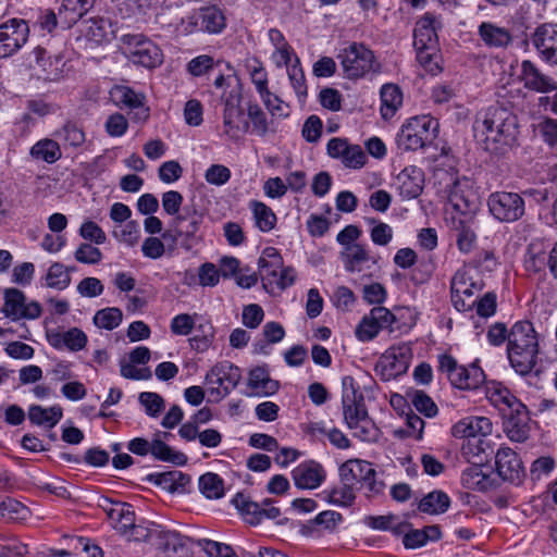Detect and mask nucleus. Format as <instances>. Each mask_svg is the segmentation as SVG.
I'll use <instances>...</instances> for the list:
<instances>
[{
  "mask_svg": "<svg viewBox=\"0 0 557 557\" xmlns=\"http://www.w3.org/2000/svg\"><path fill=\"white\" fill-rule=\"evenodd\" d=\"M381 329L374 323V320L371 319V314H367L362 318L361 322L356 329L357 337L362 342H368L373 339Z\"/></svg>",
  "mask_w": 557,
  "mask_h": 557,
  "instance_id": "obj_61",
  "label": "nucleus"
},
{
  "mask_svg": "<svg viewBox=\"0 0 557 557\" xmlns=\"http://www.w3.org/2000/svg\"><path fill=\"white\" fill-rule=\"evenodd\" d=\"M247 115L251 122V132L260 137L265 136L269 131L268 121L259 104H249Z\"/></svg>",
  "mask_w": 557,
  "mask_h": 557,
  "instance_id": "obj_49",
  "label": "nucleus"
},
{
  "mask_svg": "<svg viewBox=\"0 0 557 557\" xmlns=\"http://www.w3.org/2000/svg\"><path fill=\"white\" fill-rule=\"evenodd\" d=\"M424 421L416 413H408L406 418V428L396 431L400 437L422 438Z\"/></svg>",
  "mask_w": 557,
  "mask_h": 557,
  "instance_id": "obj_54",
  "label": "nucleus"
},
{
  "mask_svg": "<svg viewBox=\"0 0 557 557\" xmlns=\"http://www.w3.org/2000/svg\"><path fill=\"white\" fill-rule=\"evenodd\" d=\"M350 429L354 430V436L362 442H375L380 436L379 429L369 416L359 420L358 423L355 422Z\"/></svg>",
  "mask_w": 557,
  "mask_h": 557,
  "instance_id": "obj_46",
  "label": "nucleus"
},
{
  "mask_svg": "<svg viewBox=\"0 0 557 557\" xmlns=\"http://www.w3.org/2000/svg\"><path fill=\"white\" fill-rule=\"evenodd\" d=\"M63 416L62 408L60 406H52L44 408L39 405H32L28 408V419L33 424L53 428L58 424Z\"/></svg>",
  "mask_w": 557,
  "mask_h": 557,
  "instance_id": "obj_33",
  "label": "nucleus"
},
{
  "mask_svg": "<svg viewBox=\"0 0 557 557\" xmlns=\"http://www.w3.org/2000/svg\"><path fill=\"white\" fill-rule=\"evenodd\" d=\"M27 513V507L18 500L11 497L0 499V516L2 518L11 520L25 519Z\"/></svg>",
  "mask_w": 557,
  "mask_h": 557,
  "instance_id": "obj_45",
  "label": "nucleus"
},
{
  "mask_svg": "<svg viewBox=\"0 0 557 557\" xmlns=\"http://www.w3.org/2000/svg\"><path fill=\"white\" fill-rule=\"evenodd\" d=\"M468 187V180L456 181L448 196L454 209L467 220L471 219L478 208L475 194Z\"/></svg>",
  "mask_w": 557,
  "mask_h": 557,
  "instance_id": "obj_19",
  "label": "nucleus"
},
{
  "mask_svg": "<svg viewBox=\"0 0 557 557\" xmlns=\"http://www.w3.org/2000/svg\"><path fill=\"white\" fill-rule=\"evenodd\" d=\"M75 259L81 263L97 264L102 259V252L99 248L84 243L75 251Z\"/></svg>",
  "mask_w": 557,
  "mask_h": 557,
  "instance_id": "obj_57",
  "label": "nucleus"
},
{
  "mask_svg": "<svg viewBox=\"0 0 557 557\" xmlns=\"http://www.w3.org/2000/svg\"><path fill=\"white\" fill-rule=\"evenodd\" d=\"M441 26L437 18L425 13L416 24L413 30V46L416 49H431L437 51V34L436 30Z\"/></svg>",
  "mask_w": 557,
  "mask_h": 557,
  "instance_id": "obj_20",
  "label": "nucleus"
},
{
  "mask_svg": "<svg viewBox=\"0 0 557 557\" xmlns=\"http://www.w3.org/2000/svg\"><path fill=\"white\" fill-rule=\"evenodd\" d=\"M122 41L133 63L145 67H154L161 64V50L151 40L144 38L141 35H124Z\"/></svg>",
  "mask_w": 557,
  "mask_h": 557,
  "instance_id": "obj_11",
  "label": "nucleus"
},
{
  "mask_svg": "<svg viewBox=\"0 0 557 557\" xmlns=\"http://www.w3.org/2000/svg\"><path fill=\"white\" fill-rule=\"evenodd\" d=\"M37 65L41 69L42 77L48 81H55L61 75L63 65L62 59L58 55L52 57L45 48L37 46L34 51Z\"/></svg>",
  "mask_w": 557,
  "mask_h": 557,
  "instance_id": "obj_30",
  "label": "nucleus"
},
{
  "mask_svg": "<svg viewBox=\"0 0 557 557\" xmlns=\"http://www.w3.org/2000/svg\"><path fill=\"white\" fill-rule=\"evenodd\" d=\"M473 132L486 151L497 152L515 144L518 135L517 117L505 108L490 107L476 116Z\"/></svg>",
  "mask_w": 557,
  "mask_h": 557,
  "instance_id": "obj_1",
  "label": "nucleus"
},
{
  "mask_svg": "<svg viewBox=\"0 0 557 557\" xmlns=\"http://www.w3.org/2000/svg\"><path fill=\"white\" fill-rule=\"evenodd\" d=\"M467 219L454 220V230L456 233V243L458 249L463 253H469L475 246L476 236L468 225Z\"/></svg>",
  "mask_w": 557,
  "mask_h": 557,
  "instance_id": "obj_39",
  "label": "nucleus"
},
{
  "mask_svg": "<svg viewBox=\"0 0 557 557\" xmlns=\"http://www.w3.org/2000/svg\"><path fill=\"white\" fill-rule=\"evenodd\" d=\"M58 26V16L51 9L41 10L34 23V28L48 34H52Z\"/></svg>",
  "mask_w": 557,
  "mask_h": 557,
  "instance_id": "obj_59",
  "label": "nucleus"
},
{
  "mask_svg": "<svg viewBox=\"0 0 557 557\" xmlns=\"http://www.w3.org/2000/svg\"><path fill=\"white\" fill-rule=\"evenodd\" d=\"M232 503L245 516L246 521L253 525L259 524L264 518L275 519L281 515L280 509L273 506V500L270 498L263 499L262 503H256L238 493Z\"/></svg>",
  "mask_w": 557,
  "mask_h": 557,
  "instance_id": "obj_14",
  "label": "nucleus"
},
{
  "mask_svg": "<svg viewBox=\"0 0 557 557\" xmlns=\"http://www.w3.org/2000/svg\"><path fill=\"white\" fill-rule=\"evenodd\" d=\"M258 267L264 288L273 289L283 267V258L278 250L274 247L264 248L258 260Z\"/></svg>",
  "mask_w": 557,
  "mask_h": 557,
  "instance_id": "obj_22",
  "label": "nucleus"
},
{
  "mask_svg": "<svg viewBox=\"0 0 557 557\" xmlns=\"http://www.w3.org/2000/svg\"><path fill=\"white\" fill-rule=\"evenodd\" d=\"M287 66V74L290 84L299 98L307 96V86L305 83V74L300 67L299 60L296 58L295 63Z\"/></svg>",
  "mask_w": 557,
  "mask_h": 557,
  "instance_id": "obj_53",
  "label": "nucleus"
},
{
  "mask_svg": "<svg viewBox=\"0 0 557 557\" xmlns=\"http://www.w3.org/2000/svg\"><path fill=\"white\" fill-rule=\"evenodd\" d=\"M496 470L499 476L512 483L520 482L523 475L522 462L509 447H500L495 456Z\"/></svg>",
  "mask_w": 557,
  "mask_h": 557,
  "instance_id": "obj_21",
  "label": "nucleus"
},
{
  "mask_svg": "<svg viewBox=\"0 0 557 557\" xmlns=\"http://www.w3.org/2000/svg\"><path fill=\"white\" fill-rule=\"evenodd\" d=\"M205 177L209 184L221 186L230 180L231 171L225 165L213 164L206 171Z\"/></svg>",
  "mask_w": 557,
  "mask_h": 557,
  "instance_id": "obj_62",
  "label": "nucleus"
},
{
  "mask_svg": "<svg viewBox=\"0 0 557 557\" xmlns=\"http://www.w3.org/2000/svg\"><path fill=\"white\" fill-rule=\"evenodd\" d=\"M539 354V336L530 321L516 322L508 334L507 355L511 367L521 375L532 371Z\"/></svg>",
  "mask_w": 557,
  "mask_h": 557,
  "instance_id": "obj_2",
  "label": "nucleus"
},
{
  "mask_svg": "<svg viewBox=\"0 0 557 557\" xmlns=\"http://www.w3.org/2000/svg\"><path fill=\"white\" fill-rule=\"evenodd\" d=\"M270 41L275 47L273 58L278 66L288 65L290 62V47L285 40L283 34L276 29L271 28L268 33Z\"/></svg>",
  "mask_w": 557,
  "mask_h": 557,
  "instance_id": "obj_40",
  "label": "nucleus"
},
{
  "mask_svg": "<svg viewBox=\"0 0 557 557\" xmlns=\"http://www.w3.org/2000/svg\"><path fill=\"white\" fill-rule=\"evenodd\" d=\"M59 140L71 147H79L85 143V133L75 123L67 122L62 128L55 132Z\"/></svg>",
  "mask_w": 557,
  "mask_h": 557,
  "instance_id": "obj_43",
  "label": "nucleus"
},
{
  "mask_svg": "<svg viewBox=\"0 0 557 557\" xmlns=\"http://www.w3.org/2000/svg\"><path fill=\"white\" fill-rule=\"evenodd\" d=\"M95 0H63L59 17L64 27H72L94 5Z\"/></svg>",
  "mask_w": 557,
  "mask_h": 557,
  "instance_id": "obj_28",
  "label": "nucleus"
},
{
  "mask_svg": "<svg viewBox=\"0 0 557 557\" xmlns=\"http://www.w3.org/2000/svg\"><path fill=\"white\" fill-rule=\"evenodd\" d=\"M492 431L493 424L486 417H467L451 428V434L457 438L487 436Z\"/></svg>",
  "mask_w": 557,
  "mask_h": 557,
  "instance_id": "obj_24",
  "label": "nucleus"
},
{
  "mask_svg": "<svg viewBox=\"0 0 557 557\" xmlns=\"http://www.w3.org/2000/svg\"><path fill=\"white\" fill-rule=\"evenodd\" d=\"M215 62L211 55L200 54L194 59H191L187 65L186 71L188 74L195 77L202 76L211 71L214 66Z\"/></svg>",
  "mask_w": 557,
  "mask_h": 557,
  "instance_id": "obj_55",
  "label": "nucleus"
},
{
  "mask_svg": "<svg viewBox=\"0 0 557 557\" xmlns=\"http://www.w3.org/2000/svg\"><path fill=\"white\" fill-rule=\"evenodd\" d=\"M100 507L107 513L111 525L120 533L126 534L134 527L135 512L129 504L103 498Z\"/></svg>",
  "mask_w": 557,
  "mask_h": 557,
  "instance_id": "obj_17",
  "label": "nucleus"
},
{
  "mask_svg": "<svg viewBox=\"0 0 557 557\" xmlns=\"http://www.w3.org/2000/svg\"><path fill=\"white\" fill-rule=\"evenodd\" d=\"M131 539L134 541H144L154 543V537H161L163 529L161 525L151 523L149 525L135 524L131 527Z\"/></svg>",
  "mask_w": 557,
  "mask_h": 557,
  "instance_id": "obj_50",
  "label": "nucleus"
},
{
  "mask_svg": "<svg viewBox=\"0 0 557 557\" xmlns=\"http://www.w3.org/2000/svg\"><path fill=\"white\" fill-rule=\"evenodd\" d=\"M29 25L22 18H10L0 24V59L12 57L27 42Z\"/></svg>",
  "mask_w": 557,
  "mask_h": 557,
  "instance_id": "obj_12",
  "label": "nucleus"
},
{
  "mask_svg": "<svg viewBox=\"0 0 557 557\" xmlns=\"http://www.w3.org/2000/svg\"><path fill=\"white\" fill-rule=\"evenodd\" d=\"M491 214L499 222L512 223L520 220L525 213V203L522 196L512 191H495L487 198Z\"/></svg>",
  "mask_w": 557,
  "mask_h": 557,
  "instance_id": "obj_8",
  "label": "nucleus"
},
{
  "mask_svg": "<svg viewBox=\"0 0 557 557\" xmlns=\"http://www.w3.org/2000/svg\"><path fill=\"white\" fill-rule=\"evenodd\" d=\"M71 283V276L62 263L54 262L48 269L46 285L50 288L64 289Z\"/></svg>",
  "mask_w": 557,
  "mask_h": 557,
  "instance_id": "obj_42",
  "label": "nucleus"
},
{
  "mask_svg": "<svg viewBox=\"0 0 557 557\" xmlns=\"http://www.w3.org/2000/svg\"><path fill=\"white\" fill-rule=\"evenodd\" d=\"M199 16V9H195L190 12H187L185 15L181 17L180 24L176 25V32L188 36L195 33L202 32Z\"/></svg>",
  "mask_w": 557,
  "mask_h": 557,
  "instance_id": "obj_52",
  "label": "nucleus"
},
{
  "mask_svg": "<svg viewBox=\"0 0 557 557\" xmlns=\"http://www.w3.org/2000/svg\"><path fill=\"white\" fill-rule=\"evenodd\" d=\"M505 403L508 407L516 411V414H511L505 423V432L509 440L518 443L524 442L529 436L528 426V411L527 407L518 401L513 396H505Z\"/></svg>",
  "mask_w": 557,
  "mask_h": 557,
  "instance_id": "obj_15",
  "label": "nucleus"
},
{
  "mask_svg": "<svg viewBox=\"0 0 557 557\" xmlns=\"http://www.w3.org/2000/svg\"><path fill=\"white\" fill-rule=\"evenodd\" d=\"M114 97L119 104L125 106L129 109L140 104L144 99L141 95L136 94L133 89L126 86L117 87L114 91Z\"/></svg>",
  "mask_w": 557,
  "mask_h": 557,
  "instance_id": "obj_60",
  "label": "nucleus"
},
{
  "mask_svg": "<svg viewBox=\"0 0 557 557\" xmlns=\"http://www.w3.org/2000/svg\"><path fill=\"white\" fill-rule=\"evenodd\" d=\"M199 490L207 498H221L224 494L223 481L215 473H205L199 478Z\"/></svg>",
  "mask_w": 557,
  "mask_h": 557,
  "instance_id": "obj_41",
  "label": "nucleus"
},
{
  "mask_svg": "<svg viewBox=\"0 0 557 557\" xmlns=\"http://www.w3.org/2000/svg\"><path fill=\"white\" fill-rule=\"evenodd\" d=\"M396 184L404 199H414L423 190V171L414 165L407 166L396 176Z\"/></svg>",
  "mask_w": 557,
  "mask_h": 557,
  "instance_id": "obj_23",
  "label": "nucleus"
},
{
  "mask_svg": "<svg viewBox=\"0 0 557 557\" xmlns=\"http://www.w3.org/2000/svg\"><path fill=\"white\" fill-rule=\"evenodd\" d=\"M341 482H348L355 485L375 476L372 465L362 459H349L339 467Z\"/></svg>",
  "mask_w": 557,
  "mask_h": 557,
  "instance_id": "obj_26",
  "label": "nucleus"
},
{
  "mask_svg": "<svg viewBox=\"0 0 557 557\" xmlns=\"http://www.w3.org/2000/svg\"><path fill=\"white\" fill-rule=\"evenodd\" d=\"M223 109V132L233 141H239L249 131V122L245 117L244 110L240 106L242 90L240 88H232L227 92L221 95Z\"/></svg>",
  "mask_w": 557,
  "mask_h": 557,
  "instance_id": "obj_6",
  "label": "nucleus"
},
{
  "mask_svg": "<svg viewBox=\"0 0 557 557\" xmlns=\"http://www.w3.org/2000/svg\"><path fill=\"white\" fill-rule=\"evenodd\" d=\"M2 312L12 321L21 319L35 320L41 315L42 309L40 304L35 300L26 302V296L22 290L7 288L4 290Z\"/></svg>",
  "mask_w": 557,
  "mask_h": 557,
  "instance_id": "obj_13",
  "label": "nucleus"
},
{
  "mask_svg": "<svg viewBox=\"0 0 557 557\" xmlns=\"http://www.w3.org/2000/svg\"><path fill=\"white\" fill-rule=\"evenodd\" d=\"M139 403L145 407L146 413L151 417L158 416L164 408L163 398L152 392L140 393Z\"/></svg>",
  "mask_w": 557,
  "mask_h": 557,
  "instance_id": "obj_56",
  "label": "nucleus"
},
{
  "mask_svg": "<svg viewBox=\"0 0 557 557\" xmlns=\"http://www.w3.org/2000/svg\"><path fill=\"white\" fill-rule=\"evenodd\" d=\"M393 228L387 223L379 222L372 227L370 237L373 244L386 246L393 239Z\"/></svg>",
  "mask_w": 557,
  "mask_h": 557,
  "instance_id": "obj_63",
  "label": "nucleus"
},
{
  "mask_svg": "<svg viewBox=\"0 0 557 557\" xmlns=\"http://www.w3.org/2000/svg\"><path fill=\"white\" fill-rule=\"evenodd\" d=\"M438 371L446 374L449 382L460 389H475L485 380V374L480 367L475 364L459 366L449 355L438 356Z\"/></svg>",
  "mask_w": 557,
  "mask_h": 557,
  "instance_id": "obj_7",
  "label": "nucleus"
},
{
  "mask_svg": "<svg viewBox=\"0 0 557 557\" xmlns=\"http://www.w3.org/2000/svg\"><path fill=\"white\" fill-rule=\"evenodd\" d=\"M479 45L491 51H506L513 46L515 35L510 27L493 21H481L476 27Z\"/></svg>",
  "mask_w": 557,
  "mask_h": 557,
  "instance_id": "obj_10",
  "label": "nucleus"
},
{
  "mask_svg": "<svg viewBox=\"0 0 557 557\" xmlns=\"http://www.w3.org/2000/svg\"><path fill=\"white\" fill-rule=\"evenodd\" d=\"M264 106L271 112L272 115L278 117H285L289 114V107L287 103L282 101L277 96L273 95L271 91L267 92V95L261 96Z\"/></svg>",
  "mask_w": 557,
  "mask_h": 557,
  "instance_id": "obj_58",
  "label": "nucleus"
},
{
  "mask_svg": "<svg viewBox=\"0 0 557 557\" xmlns=\"http://www.w3.org/2000/svg\"><path fill=\"white\" fill-rule=\"evenodd\" d=\"M249 208L253 213L256 225L261 232H270L274 228L276 215L270 207L263 202L252 200Z\"/></svg>",
  "mask_w": 557,
  "mask_h": 557,
  "instance_id": "obj_38",
  "label": "nucleus"
},
{
  "mask_svg": "<svg viewBox=\"0 0 557 557\" xmlns=\"http://www.w3.org/2000/svg\"><path fill=\"white\" fill-rule=\"evenodd\" d=\"M122 322V311L119 308H106L98 310L94 317L96 326L106 330H113Z\"/></svg>",
  "mask_w": 557,
  "mask_h": 557,
  "instance_id": "obj_44",
  "label": "nucleus"
},
{
  "mask_svg": "<svg viewBox=\"0 0 557 557\" xmlns=\"http://www.w3.org/2000/svg\"><path fill=\"white\" fill-rule=\"evenodd\" d=\"M337 59L344 75L349 79H360L381 72V63L374 52L362 42H350L339 51Z\"/></svg>",
  "mask_w": 557,
  "mask_h": 557,
  "instance_id": "obj_3",
  "label": "nucleus"
},
{
  "mask_svg": "<svg viewBox=\"0 0 557 557\" xmlns=\"http://www.w3.org/2000/svg\"><path fill=\"white\" fill-rule=\"evenodd\" d=\"M451 301L458 311L471 310L476 304L475 294L482 289V284L474 280L471 270L460 269L451 278Z\"/></svg>",
  "mask_w": 557,
  "mask_h": 557,
  "instance_id": "obj_9",
  "label": "nucleus"
},
{
  "mask_svg": "<svg viewBox=\"0 0 557 557\" xmlns=\"http://www.w3.org/2000/svg\"><path fill=\"white\" fill-rule=\"evenodd\" d=\"M438 122L430 115H419L409 119L396 136L398 149L416 151L431 145L437 136Z\"/></svg>",
  "mask_w": 557,
  "mask_h": 557,
  "instance_id": "obj_4",
  "label": "nucleus"
},
{
  "mask_svg": "<svg viewBox=\"0 0 557 557\" xmlns=\"http://www.w3.org/2000/svg\"><path fill=\"white\" fill-rule=\"evenodd\" d=\"M343 413L344 419L347 426L350 429L354 426L355 422H359V420L368 417V412L366 406L362 401V396L357 400L355 395L350 396L349 394L343 395Z\"/></svg>",
  "mask_w": 557,
  "mask_h": 557,
  "instance_id": "obj_36",
  "label": "nucleus"
},
{
  "mask_svg": "<svg viewBox=\"0 0 557 557\" xmlns=\"http://www.w3.org/2000/svg\"><path fill=\"white\" fill-rule=\"evenodd\" d=\"M248 387L252 395L269 396L276 393L278 383L270 377L265 368L257 367L249 372Z\"/></svg>",
  "mask_w": 557,
  "mask_h": 557,
  "instance_id": "obj_27",
  "label": "nucleus"
},
{
  "mask_svg": "<svg viewBox=\"0 0 557 557\" xmlns=\"http://www.w3.org/2000/svg\"><path fill=\"white\" fill-rule=\"evenodd\" d=\"M339 258L345 270L354 273L361 272L363 270V264L370 260V255L366 247L360 244L358 246H348L343 248L339 253Z\"/></svg>",
  "mask_w": 557,
  "mask_h": 557,
  "instance_id": "obj_32",
  "label": "nucleus"
},
{
  "mask_svg": "<svg viewBox=\"0 0 557 557\" xmlns=\"http://www.w3.org/2000/svg\"><path fill=\"white\" fill-rule=\"evenodd\" d=\"M199 16L203 33L220 34L226 27V17L216 5L199 8Z\"/></svg>",
  "mask_w": 557,
  "mask_h": 557,
  "instance_id": "obj_31",
  "label": "nucleus"
},
{
  "mask_svg": "<svg viewBox=\"0 0 557 557\" xmlns=\"http://www.w3.org/2000/svg\"><path fill=\"white\" fill-rule=\"evenodd\" d=\"M521 76L524 87L537 92H549L557 89L556 82L543 74L531 61L525 60L521 64Z\"/></svg>",
  "mask_w": 557,
  "mask_h": 557,
  "instance_id": "obj_25",
  "label": "nucleus"
},
{
  "mask_svg": "<svg viewBox=\"0 0 557 557\" xmlns=\"http://www.w3.org/2000/svg\"><path fill=\"white\" fill-rule=\"evenodd\" d=\"M531 41L546 62L557 65V25L543 24L536 27Z\"/></svg>",
  "mask_w": 557,
  "mask_h": 557,
  "instance_id": "obj_16",
  "label": "nucleus"
},
{
  "mask_svg": "<svg viewBox=\"0 0 557 557\" xmlns=\"http://www.w3.org/2000/svg\"><path fill=\"white\" fill-rule=\"evenodd\" d=\"M201 541L176 531V557H196L200 553Z\"/></svg>",
  "mask_w": 557,
  "mask_h": 557,
  "instance_id": "obj_47",
  "label": "nucleus"
},
{
  "mask_svg": "<svg viewBox=\"0 0 557 557\" xmlns=\"http://www.w3.org/2000/svg\"><path fill=\"white\" fill-rule=\"evenodd\" d=\"M242 380L240 369L230 361L214 364L206 374L208 401L218 404L224 399Z\"/></svg>",
  "mask_w": 557,
  "mask_h": 557,
  "instance_id": "obj_5",
  "label": "nucleus"
},
{
  "mask_svg": "<svg viewBox=\"0 0 557 557\" xmlns=\"http://www.w3.org/2000/svg\"><path fill=\"white\" fill-rule=\"evenodd\" d=\"M414 408L425 417L432 418L437 414V406L432 398L423 391H414L408 394Z\"/></svg>",
  "mask_w": 557,
  "mask_h": 557,
  "instance_id": "obj_48",
  "label": "nucleus"
},
{
  "mask_svg": "<svg viewBox=\"0 0 557 557\" xmlns=\"http://www.w3.org/2000/svg\"><path fill=\"white\" fill-rule=\"evenodd\" d=\"M183 117L188 126L197 127L203 122V107L197 99L188 100L183 110Z\"/></svg>",
  "mask_w": 557,
  "mask_h": 557,
  "instance_id": "obj_51",
  "label": "nucleus"
},
{
  "mask_svg": "<svg viewBox=\"0 0 557 557\" xmlns=\"http://www.w3.org/2000/svg\"><path fill=\"white\" fill-rule=\"evenodd\" d=\"M87 336L86 334L77 329L73 327L64 332V347L72 351H78L86 346Z\"/></svg>",
  "mask_w": 557,
  "mask_h": 557,
  "instance_id": "obj_64",
  "label": "nucleus"
},
{
  "mask_svg": "<svg viewBox=\"0 0 557 557\" xmlns=\"http://www.w3.org/2000/svg\"><path fill=\"white\" fill-rule=\"evenodd\" d=\"M30 154L37 160L54 163L61 158L62 152L58 141L46 138L37 141L32 147Z\"/></svg>",
  "mask_w": 557,
  "mask_h": 557,
  "instance_id": "obj_37",
  "label": "nucleus"
},
{
  "mask_svg": "<svg viewBox=\"0 0 557 557\" xmlns=\"http://www.w3.org/2000/svg\"><path fill=\"white\" fill-rule=\"evenodd\" d=\"M450 505L448 495L442 491H433L425 495L419 503L420 511L429 515H440L447 511Z\"/></svg>",
  "mask_w": 557,
  "mask_h": 557,
  "instance_id": "obj_35",
  "label": "nucleus"
},
{
  "mask_svg": "<svg viewBox=\"0 0 557 557\" xmlns=\"http://www.w3.org/2000/svg\"><path fill=\"white\" fill-rule=\"evenodd\" d=\"M381 115L384 120L392 119L403 104V92L395 84H384L380 90Z\"/></svg>",
  "mask_w": 557,
  "mask_h": 557,
  "instance_id": "obj_29",
  "label": "nucleus"
},
{
  "mask_svg": "<svg viewBox=\"0 0 557 557\" xmlns=\"http://www.w3.org/2000/svg\"><path fill=\"white\" fill-rule=\"evenodd\" d=\"M295 485L302 490L319 487L325 480V470L321 463L308 460L299 463L292 472Z\"/></svg>",
  "mask_w": 557,
  "mask_h": 557,
  "instance_id": "obj_18",
  "label": "nucleus"
},
{
  "mask_svg": "<svg viewBox=\"0 0 557 557\" xmlns=\"http://www.w3.org/2000/svg\"><path fill=\"white\" fill-rule=\"evenodd\" d=\"M321 496L327 503L339 507L351 506L356 498L354 485L348 482H342L339 486L322 491Z\"/></svg>",
  "mask_w": 557,
  "mask_h": 557,
  "instance_id": "obj_34",
  "label": "nucleus"
}]
</instances>
